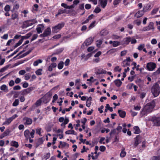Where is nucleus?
<instances>
[{
  "mask_svg": "<svg viewBox=\"0 0 160 160\" xmlns=\"http://www.w3.org/2000/svg\"><path fill=\"white\" fill-rule=\"evenodd\" d=\"M156 102L154 101H151L147 103L146 105L143 106L142 110L140 112V116L141 117L147 116L153 110L155 106Z\"/></svg>",
  "mask_w": 160,
  "mask_h": 160,
  "instance_id": "f257e3e1",
  "label": "nucleus"
},
{
  "mask_svg": "<svg viewBox=\"0 0 160 160\" xmlns=\"http://www.w3.org/2000/svg\"><path fill=\"white\" fill-rule=\"evenodd\" d=\"M151 91L154 97L158 96L160 93V87L157 83H155L152 87Z\"/></svg>",
  "mask_w": 160,
  "mask_h": 160,
  "instance_id": "f03ea898",
  "label": "nucleus"
},
{
  "mask_svg": "<svg viewBox=\"0 0 160 160\" xmlns=\"http://www.w3.org/2000/svg\"><path fill=\"white\" fill-rule=\"evenodd\" d=\"M65 25V23L64 22H61L58 23V25L53 27L52 28V32L54 33H57L59 30H61L62 28L64 27Z\"/></svg>",
  "mask_w": 160,
  "mask_h": 160,
  "instance_id": "7ed1b4c3",
  "label": "nucleus"
},
{
  "mask_svg": "<svg viewBox=\"0 0 160 160\" xmlns=\"http://www.w3.org/2000/svg\"><path fill=\"white\" fill-rule=\"evenodd\" d=\"M51 33V28L48 27L44 30L43 33L39 35V37L40 38L46 37L50 35Z\"/></svg>",
  "mask_w": 160,
  "mask_h": 160,
  "instance_id": "20e7f679",
  "label": "nucleus"
},
{
  "mask_svg": "<svg viewBox=\"0 0 160 160\" xmlns=\"http://www.w3.org/2000/svg\"><path fill=\"white\" fill-rule=\"evenodd\" d=\"M151 30H152V31H154V23L152 22H150L148 26L144 27L143 28L142 30L145 32Z\"/></svg>",
  "mask_w": 160,
  "mask_h": 160,
  "instance_id": "39448f33",
  "label": "nucleus"
},
{
  "mask_svg": "<svg viewBox=\"0 0 160 160\" xmlns=\"http://www.w3.org/2000/svg\"><path fill=\"white\" fill-rule=\"evenodd\" d=\"M156 67V64L153 62H150L147 63L146 67L147 70L149 71L153 70Z\"/></svg>",
  "mask_w": 160,
  "mask_h": 160,
  "instance_id": "423d86ee",
  "label": "nucleus"
},
{
  "mask_svg": "<svg viewBox=\"0 0 160 160\" xmlns=\"http://www.w3.org/2000/svg\"><path fill=\"white\" fill-rule=\"evenodd\" d=\"M17 117H18V115L17 114L13 115L12 117L6 119L5 122L3 123L2 125H8L14 119Z\"/></svg>",
  "mask_w": 160,
  "mask_h": 160,
  "instance_id": "0eeeda50",
  "label": "nucleus"
},
{
  "mask_svg": "<svg viewBox=\"0 0 160 160\" xmlns=\"http://www.w3.org/2000/svg\"><path fill=\"white\" fill-rule=\"evenodd\" d=\"M23 121L25 125H31L32 122V120L31 118L27 117L23 118Z\"/></svg>",
  "mask_w": 160,
  "mask_h": 160,
  "instance_id": "6e6552de",
  "label": "nucleus"
},
{
  "mask_svg": "<svg viewBox=\"0 0 160 160\" xmlns=\"http://www.w3.org/2000/svg\"><path fill=\"white\" fill-rule=\"evenodd\" d=\"M93 41V39L92 37H90L85 40L83 44H85V45L87 46L91 45Z\"/></svg>",
  "mask_w": 160,
  "mask_h": 160,
  "instance_id": "1a4fd4ad",
  "label": "nucleus"
},
{
  "mask_svg": "<svg viewBox=\"0 0 160 160\" xmlns=\"http://www.w3.org/2000/svg\"><path fill=\"white\" fill-rule=\"evenodd\" d=\"M152 120L154 124L156 126L160 125V118L154 117L152 118Z\"/></svg>",
  "mask_w": 160,
  "mask_h": 160,
  "instance_id": "9d476101",
  "label": "nucleus"
},
{
  "mask_svg": "<svg viewBox=\"0 0 160 160\" xmlns=\"http://www.w3.org/2000/svg\"><path fill=\"white\" fill-rule=\"evenodd\" d=\"M141 142V137L139 136L136 137L135 138V142L134 144V146L135 148H136Z\"/></svg>",
  "mask_w": 160,
  "mask_h": 160,
  "instance_id": "9b49d317",
  "label": "nucleus"
},
{
  "mask_svg": "<svg viewBox=\"0 0 160 160\" xmlns=\"http://www.w3.org/2000/svg\"><path fill=\"white\" fill-rule=\"evenodd\" d=\"M98 2L103 8H104L107 6L108 3L107 0H99Z\"/></svg>",
  "mask_w": 160,
  "mask_h": 160,
  "instance_id": "f8f14e48",
  "label": "nucleus"
},
{
  "mask_svg": "<svg viewBox=\"0 0 160 160\" xmlns=\"http://www.w3.org/2000/svg\"><path fill=\"white\" fill-rule=\"evenodd\" d=\"M33 48H30L28 51L23 54L22 55L19 56L18 59H20L24 58L27 55H28L32 52V50L33 49Z\"/></svg>",
  "mask_w": 160,
  "mask_h": 160,
  "instance_id": "ddd939ff",
  "label": "nucleus"
},
{
  "mask_svg": "<svg viewBox=\"0 0 160 160\" xmlns=\"http://www.w3.org/2000/svg\"><path fill=\"white\" fill-rule=\"evenodd\" d=\"M44 27V26L43 24H39L38 25V27H37L36 29L37 31V32L39 34L42 32V29H43Z\"/></svg>",
  "mask_w": 160,
  "mask_h": 160,
  "instance_id": "4468645a",
  "label": "nucleus"
},
{
  "mask_svg": "<svg viewBox=\"0 0 160 160\" xmlns=\"http://www.w3.org/2000/svg\"><path fill=\"white\" fill-rule=\"evenodd\" d=\"M42 101H37L33 105L31 108V111L33 110L36 107L41 105L42 103Z\"/></svg>",
  "mask_w": 160,
  "mask_h": 160,
  "instance_id": "2eb2a0df",
  "label": "nucleus"
},
{
  "mask_svg": "<svg viewBox=\"0 0 160 160\" xmlns=\"http://www.w3.org/2000/svg\"><path fill=\"white\" fill-rule=\"evenodd\" d=\"M144 12V11L142 10L139 11L135 14V16L137 18H139L143 15Z\"/></svg>",
  "mask_w": 160,
  "mask_h": 160,
  "instance_id": "dca6fc26",
  "label": "nucleus"
},
{
  "mask_svg": "<svg viewBox=\"0 0 160 160\" xmlns=\"http://www.w3.org/2000/svg\"><path fill=\"white\" fill-rule=\"evenodd\" d=\"M115 85L117 87H119L121 85L122 82L119 79H117L114 81Z\"/></svg>",
  "mask_w": 160,
  "mask_h": 160,
  "instance_id": "f3484780",
  "label": "nucleus"
},
{
  "mask_svg": "<svg viewBox=\"0 0 160 160\" xmlns=\"http://www.w3.org/2000/svg\"><path fill=\"white\" fill-rule=\"evenodd\" d=\"M50 152H48L44 154L42 157V160H47L50 157Z\"/></svg>",
  "mask_w": 160,
  "mask_h": 160,
  "instance_id": "a211bd4d",
  "label": "nucleus"
},
{
  "mask_svg": "<svg viewBox=\"0 0 160 160\" xmlns=\"http://www.w3.org/2000/svg\"><path fill=\"white\" fill-rule=\"evenodd\" d=\"M107 72V71L104 69H98L96 72V74L99 75L102 74H106Z\"/></svg>",
  "mask_w": 160,
  "mask_h": 160,
  "instance_id": "6ab92c4d",
  "label": "nucleus"
},
{
  "mask_svg": "<svg viewBox=\"0 0 160 160\" xmlns=\"http://www.w3.org/2000/svg\"><path fill=\"white\" fill-rule=\"evenodd\" d=\"M32 34L31 32H29L26 34L24 36H22L21 39H22L23 41V40L25 39H27L28 38L31 36L32 35Z\"/></svg>",
  "mask_w": 160,
  "mask_h": 160,
  "instance_id": "aec40b11",
  "label": "nucleus"
},
{
  "mask_svg": "<svg viewBox=\"0 0 160 160\" xmlns=\"http://www.w3.org/2000/svg\"><path fill=\"white\" fill-rule=\"evenodd\" d=\"M118 112L121 117L124 118L125 117L126 112L125 111L122 110H118Z\"/></svg>",
  "mask_w": 160,
  "mask_h": 160,
  "instance_id": "412c9836",
  "label": "nucleus"
},
{
  "mask_svg": "<svg viewBox=\"0 0 160 160\" xmlns=\"http://www.w3.org/2000/svg\"><path fill=\"white\" fill-rule=\"evenodd\" d=\"M65 133L66 134H73L75 135H77V133L75 132V131L72 130H68L66 131Z\"/></svg>",
  "mask_w": 160,
  "mask_h": 160,
  "instance_id": "4be33fe9",
  "label": "nucleus"
},
{
  "mask_svg": "<svg viewBox=\"0 0 160 160\" xmlns=\"http://www.w3.org/2000/svg\"><path fill=\"white\" fill-rule=\"evenodd\" d=\"M10 144L11 146L14 147L16 148L18 147L19 145L18 142L15 141H12L10 142Z\"/></svg>",
  "mask_w": 160,
  "mask_h": 160,
  "instance_id": "5701e85b",
  "label": "nucleus"
},
{
  "mask_svg": "<svg viewBox=\"0 0 160 160\" xmlns=\"http://www.w3.org/2000/svg\"><path fill=\"white\" fill-rule=\"evenodd\" d=\"M131 38L130 37H126L124 39V43L126 44V45L128 44L131 41Z\"/></svg>",
  "mask_w": 160,
  "mask_h": 160,
  "instance_id": "b1692460",
  "label": "nucleus"
},
{
  "mask_svg": "<svg viewBox=\"0 0 160 160\" xmlns=\"http://www.w3.org/2000/svg\"><path fill=\"white\" fill-rule=\"evenodd\" d=\"M27 23H28V26L32 25L36 22L35 20L34 19H32L27 20Z\"/></svg>",
  "mask_w": 160,
  "mask_h": 160,
  "instance_id": "393cba45",
  "label": "nucleus"
},
{
  "mask_svg": "<svg viewBox=\"0 0 160 160\" xmlns=\"http://www.w3.org/2000/svg\"><path fill=\"white\" fill-rule=\"evenodd\" d=\"M30 132L28 129L25 130L24 132V134L25 137L28 138L29 137Z\"/></svg>",
  "mask_w": 160,
  "mask_h": 160,
  "instance_id": "a878e982",
  "label": "nucleus"
},
{
  "mask_svg": "<svg viewBox=\"0 0 160 160\" xmlns=\"http://www.w3.org/2000/svg\"><path fill=\"white\" fill-rule=\"evenodd\" d=\"M42 59H38L34 61L33 63V65L34 66H37L39 64L42 63Z\"/></svg>",
  "mask_w": 160,
  "mask_h": 160,
  "instance_id": "bb28decb",
  "label": "nucleus"
},
{
  "mask_svg": "<svg viewBox=\"0 0 160 160\" xmlns=\"http://www.w3.org/2000/svg\"><path fill=\"white\" fill-rule=\"evenodd\" d=\"M64 62L63 61H60L58 65V68L59 69H61L63 67Z\"/></svg>",
  "mask_w": 160,
  "mask_h": 160,
  "instance_id": "cd10ccee",
  "label": "nucleus"
},
{
  "mask_svg": "<svg viewBox=\"0 0 160 160\" xmlns=\"http://www.w3.org/2000/svg\"><path fill=\"white\" fill-rule=\"evenodd\" d=\"M23 41L22 39H21L18 42L16 43L15 45L14 46V49L20 45L22 43Z\"/></svg>",
  "mask_w": 160,
  "mask_h": 160,
  "instance_id": "c85d7f7f",
  "label": "nucleus"
},
{
  "mask_svg": "<svg viewBox=\"0 0 160 160\" xmlns=\"http://www.w3.org/2000/svg\"><path fill=\"white\" fill-rule=\"evenodd\" d=\"M133 108L134 110L136 111H139L141 108V107L140 106V104L139 105H135L134 106Z\"/></svg>",
  "mask_w": 160,
  "mask_h": 160,
  "instance_id": "c756f323",
  "label": "nucleus"
},
{
  "mask_svg": "<svg viewBox=\"0 0 160 160\" xmlns=\"http://www.w3.org/2000/svg\"><path fill=\"white\" fill-rule=\"evenodd\" d=\"M134 133L135 134H138L140 132V130L138 127H137V126L135 127L134 128Z\"/></svg>",
  "mask_w": 160,
  "mask_h": 160,
  "instance_id": "7c9ffc66",
  "label": "nucleus"
},
{
  "mask_svg": "<svg viewBox=\"0 0 160 160\" xmlns=\"http://www.w3.org/2000/svg\"><path fill=\"white\" fill-rule=\"evenodd\" d=\"M96 46L97 47L99 48L102 42V40L100 39L97 41Z\"/></svg>",
  "mask_w": 160,
  "mask_h": 160,
  "instance_id": "2f4dec72",
  "label": "nucleus"
},
{
  "mask_svg": "<svg viewBox=\"0 0 160 160\" xmlns=\"http://www.w3.org/2000/svg\"><path fill=\"white\" fill-rule=\"evenodd\" d=\"M33 89V87H30L28 88L25 89L27 94L30 93Z\"/></svg>",
  "mask_w": 160,
  "mask_h": 160,
  "instance_id": "473e14b6",
  "label": "nucleus"
},
{
  "mask_svg": "<svg viewBox=\"0 0 160 160\" xmlns=\"http://www.w3.org/2000/svg\"><path fill=\"white\" fill-rule=\"evenodd\" d=\"M151 7L150 5H147L146 6H144L142 10L144 12L146 11L147 10H149Z\"/></svg>",
  "mask_w": 160,
  "mask_h": 160,
  "instance_id": "72a5a7b5",
  "label": "nucleus"
},
{
  "mask_svg": "<svg viewBox=\"0 0 160 160\" xmlns=\"http://www.w3.org/2000/svg\"><path fill=\"white\" fill-rule=\"evenodd\" d=\"M62 14H63V10H62V9H59L58 11V12L57 14H56L55 15V16L56 17H58L59 15H60Z\"/></svg>",
  "mask_w": 160,
  "mask_h": 160,
  "instance_id": "f704fd0d",
  "label": "nucleus"
},
{
  "mask_svg": "<svg viewBox=\"0 0 160 160\" xmlns=\"http://www.w3.org/2000/svg\"><path fill=\"white\" fill-rule=\"evenodd\" d=\"M42 69H39L36 71L35 73L37 75H40L42 74Z\"/></svg>",
  "mask_w": 160,
  "mask_h": 160,
  "instance_id": "c9c22d12",
  "label": "nucleus"
},
{
  "mask_svg": "<svg viewBox=\"0 0 160 160\" xmlns=\"http://www.w3.org/2000/svg\"><path fill=\"white\" fill-rule=\"evenodd\" d=\"M120 45V42L118 41H114L112 44L113 46L114 47H116Z\"/></svg>",
  "mask_w": 160,
  "mask_h": 160,
  "instance_id": "e433bc0d",
  "label": "nucleus"
},
{
  "mask_svg": "<svg viewBox=\"0 0 160 160\" xmlns=\"http://www.w3.org/2000/svg\"><path fill=\"white\" fill-rule=\"evenodd\" d=\"M9 67V66L8 65H6L5 67H3V68H1L0 69V73L1 72H3L5 71Z\"/></svg>",
  "mask_w": 160,
  "mask_h": 160,
  "instance_id": "4c0bfd02",
  "label": "nucleus"
},
{
  "mask_svg": "<svg viewBox=\"0 0 160 160\" xmlns=\"http://www.w3.org/2000/svg\"><path fill=\"white\" fill-rule=\"evenodd\" d=\"M13 19H11V18L8 19L7 20V24L8 25H11L12 23L13 22Z\"/></svg>",
  "mask_w": 160,
  "mask_h": 160,
  "instance_id": "58836bf2",
  "label": "nucleus"
},
{
  "mask_svg": "<svg viewBox=\"0 0 160 160\" xmlns=\"http://www.w3.org/2000/svg\"><path fill=\"white\" fill-rule=\"evenodd\" d=\"M95 23L96 21H94L90 24L89 26L88 27V28L89 30H90V29H91V28H92L95 26Z\"/></svg>",
  "mask_w": 160,
  "mask_h": 160,
  "instance_id": "ea45409f",
  "label": "nucleus"
},
{
  "mask_svg": "<svg viewBox=\"0 0 160 160\" xmlns=\"http://www.w3.org/2000/svg\"><path fill=\"white\" fill-rule=\"evenodd\" d=\"M101 11V9L100 8L96 7L94 11V12L95 13H98Z\"/></svg>",
  "mask_w": 160,
  "mask_h": 160,
  "instance_id": "a19ab883",
  "label": "nucleus"
},
{
  "mask_svg": "<svg viewBox=\"0 0 160 160\" xmlns=\"http://www.w3.org/2000/svg\"><path fill=\"white\" fill-rule=\"evenodd\" d=\"M10 7L8 5H6L4 8V10L6 12H8L10 10Z\"/></svg>",
  "mask_w": 160,
  "mask_h": 160,
  "instance_id": "79ce46f5",
  "label": "nucleus"
},
{
  "mask_svg": "<svg viewBox=\"0 0 160 160\" xmlns=\"http://www.w3.org/2000/svg\"><path fill=\"white\" fill-rule=\"evenodd\" d=\"M61 34H58L54 36L52 38L55 39H58L61 38Z\"/></svg>",
  "mask_w": 160,
  "mask_h": 160,
  "instance_id": "37998d69",
  "label": "nucleus"
},
{
  "mask_svg": "<svg viewBox=\"0 0 160 160\" xmlns=\"http://www.w3.org/2000/svg\"><path fill=\"white\" fill-rule=\"evenodd\" d=\"M8 89V87L5 84L2 85L0 87V89L2 91H4L6 89Z\"/></svg>",
  "mask_w": 160,
  "mask_h": 160,
  "instance_id": "c03bdc74",
  "label": "nucleus"
},
{
  "mask_svg": "<svg viewBox=\"0 0 160 160\" xmlns=\"http://www.w3.org/2000/svg\"><path fill=\"white\" fill-rule=\"evenodd\" d=\"M121 68H120L119 66H116V67H115L114 69V70L115 72H117L118 71L119 72H120L121 71Z\"/></svg>",
  "mask_w": 160,
  "mask_h": 160,
  "instance_id": "a18cd8bd",
  "label": "nucleus"
},
{
  "mask_svg": "<svg viewBox=\"0 0 160 160\" xmlns=\"http://www.w3.org/2000/svg\"><path fill=\"white\" fill-rule=\"evenodd\" d=\"M105 108H107L108 110H109L111 112H112L113 110L112 108L111 107H110L109 104H106Z\"/></svg>",
  "mask_w": 160,
  "mask_h": 160,
  "instance_id": "49530a36",
  "label": "nucleus"
},
{
  "mask_svg": "<svg viewBox=\"0 0 160 160\" xmlns=\"http://www.w3.org/2000/svg\"><path fill=\"white\" fill-rule=\"evenodd\" d=\"M29 27L28 25V23H27V21L24 22L22 24V28H26L28 27Z\"/></svg>",
  "mask_w": 160,
  "mask_h": 160,
  "instance_id": "de8ad7c7",
  "label": "nucleus"
},
{
  "mask_svg": "<svg viewBox=\"0 0 160 160\" xmlns=\"http://www.w3.org/2000/svg\"><path fill=\"white\" fill-rule=\"evenodd\" d=\"M134 22L135 23L137 26H139L141 23V21L139 20H136L134 21Z\"/></svg>",
  "mask_w": 160,
  "mask_h": 160,
  "instance_id": "09e8293b",
  "label": "nucleus"
},
{
  "mask_svg": "<svg viewBox=\"0 0 160 160\" xmlns=\"http://www.w3.org/2000/svg\"><path fill=\"white\" fill-rule=\"evenodd\" d=\"M38 35L37 34H33L32 36V38L31 39V41L32 42L33 41L35 40L38 38Z\"/></svg>",
  "mask_w": 160,
  "mask_h": 160,
  "instance_id": "8fccbe9b",
  "label": "nucleus"
},
{
  "mask_svg": "<svg viewBox=\"0 0 160 160\" xmlns=\"http://www.w3.org/2000/svg\"><path fill=\"white\" fill-rule=\"evenodd\" d=\"M52 95V93L51 92H48L45 94V97H48V99L50 100V98L51 97Z\"/></svg>",
  "mask_w": 160,
  "mask_h": 160,
  "instance_id": "3c124183",
  "label": "nucleus"
},
{
  "mask_svg": "<svg viewBox=\"0 0 160 160\" xmlns=\"http://www.w3.org/2000/svg\"><path fill=\"white\" fill-rule=\"evenodd\" d=\"M160 73V68H159L157 71L153 73V74L155 76L157 75Z\"/></svg>",
  "mask_w": 160,
  "mask_h": 160,
  "instance_id": "603ef678",
  "label": "nucleus"
},
{
  "mask_svg": "<svg viewBox=\"0 0 160 160\" xmlns=\"http://www.w3.org/2000/svg\"><path fill=\"white\" fill-rule=\"evenodd\" d=\"M19 94L22 95H25L27 94L25 89L20 92H19Z\"/></svg>",
  "mask_w": 160,
  "mask_h": 160,
  "instance_id": "864d4df0",
  "label": "nucleus"
},
{
  "mask_svg": "<svg viewBox=\"0 0 160 160\" xmlns=\"http://www.w3.org/2000/svg\"><path fill=\"white\" fill-rule=\"evenodd\" d=\"M31 77V75L29 73H27L25 74V79L26 80H29Z\"/></svg>",
  "mask_w": 160,
  "mask_h": 160,
  "instance_id": "5fc2aeb1",
  "label": "nucleus"
},
{
  "mask_svg": "<svg viewBox=\"0 0 160 160\" xmlns=\"http://www.w3.org/2000/svg\"><path fill=\"white\" fill-rule=\"evenodd\" d=\"M70 61V60L69 58L67 59L64 62L65 65L66 66H68L69 65Z\"/></svg>",
  "mask_w": 160,
  "mask_h": 160,
  "instance_id": "6e6d98bb",
  "label": "nucleus"
},
{
  "mask_svg": "<svg viewBox=\"0 0 160 160\" xmlns=\"http://www.w3.org/2000/svg\"><path fill=\"white\" fill-rule=\"evenodd\" d=\"M158 8L153 9L151 12V13L152 15L155 14L158 11Z\"/></svg>",
  "mask_w": 160,
  "mask_h": 160,
  "instance_id": "4d7b16f0",
  "label": "nucleus"
},
{
  "mask_svg": "<svg viewBox=\"0 0 160 160\" xmlns=\"http://www.w3.org/2000/svg\"><path fill=\"white\" fill-rule=\"evenodd\" d=\"M126 155V152H125V151L123 150H122L120 154V156L121 157H124Z\"/></svg>",
  "mask_w": 160,
  "mask_h": 160,
  "instance_id": "13d9d810",
  "label": "nucleus"
},
{
  "mask_svg": "<svg viewBox=\"0 0 160 160\" xmlns=\"http://www.w3.org/2000/svg\"><path fill=\"white\" fill-rule=\"evenodd\" d=\"M99 150L101 152H103L106 150V147L104 146H101L99 148Z\"/></svg>",
  "mask_w": 160,
  "mask_h": 160,
  "instance_id": "bf43d9fd",
  "label": "nucleus"
},
{
  "mask_svg": "<svg viewBox=\"0 0 160 160\" xmlns=\"http://www.w3.org/2000/svg\"><path fill=\"white\" fill-rule=\"evenodd\" d=\"M19 74L20 75H24L26 73V71L24 70H22L19 72Z\"/></svg>",
  "mask_w": 160,
  "mask_h": 160,
  "instance_id": "052dcab7",
  "label": "nucleus"
},
{
  "mask_svg": "<svg viewBox=\"0 0 160 160\" xmlns=\"http://www.w3.org/2000/svg\"><path fill=\"white\" fill-rule=\"evenodd\" d=\"M105 138H104V137H102L101 138L100 140V141L99 142V143L102 144H105V142H103V141L105 140Z\"/></svg>",
  "mask_w": 160,
  "mask_h": 160,
  "instance_id": "680f3d73",
  "label": "nucleus"
},
{
  "mask_svg": "<svg viewBox=\"0 0 160 160\" xmlns=\"http://www.w3.org/2000/svg\"><path fill=\"white\" fill-rule=\"evenodd\" d=\"M120 1V0H114L113 2V4L114 5H117L119 4Z\"/></svg>",
  "mask_w": 160,
  "mask_h": 160,
  "instance_id": "e2e57ef3",
  "label": "nucleus"
},
{
  "mask_svg": "<svg viewBox=\"0 0 160 160\" xmlns=\"http://www.w3.org/2000/svg\"><path fill=\"white\" fill-rule=\"evenodd\" d=\"M63 122H63V123H64L65 124H68V122H69V120L68 118L65 117Z\"/></svg>",
  "mask_w": 160,
  "mask_h": 160,
  "instance_id": "0e129e2a",
  "label": "nucleus"
},
{
  "mask_svg": "<svg viewBox=\"0 0 160 160\" xmlns=\"http://www.w3.org/2000/svg\"><path fill=\"white\" fill-rule=\"evenodd\" d=\"M127 52V51L124 50L122 51L121 52L120 55L122 57L126 55Z\"/></svg>",
  "mask_w": 160,
  "mask_h": 160,
  "instance_id": "69168bd1",
  "label": "nucleus"
},
{
  "mask_svg": "<svg viewBox=\"0 0 160 160\" xmlns=\"http://www.w3.org/2000/svg\"><path fill=\"white\" fill-rule=\"evenodd\" d=\"M101 54V52L98 51L94 55V57L95 58L98 57Z\"/></svg>",
  "mask_w": 160,
  "mask_h": 160,
  "instance_id": "338daca9",
  "label": "nucleus"
},
{
  "mask_svg": "<svg viewBox=\"0 0 160 160\" xmlns=\"http://www.w3.org/2000/svg\"><path fill=\"white\" fill-rule=\"evenodd\" d=\"M152 160H160V157L158 156L153 157Z\"/></svg>",
  "mask_w": 160,
  "mask_h": 160,
  "instance_id": "774afa93",
  "label": "nucleus"
}]
</instances>
